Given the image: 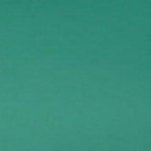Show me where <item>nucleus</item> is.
Listing matches in <instances>:
<instances>
[{
    "label": "nucleus",
    "mask_w": 151,
    "mask_h": 151,
    "mask_svg": "<svg viewBox=\"0 0 151 151\" xmlns=\"http://www.w3.org/2000/svg\"><path fill=\"white\" fill-rule=\"evenodd\" d=\"M57 29V32L59 31V29Z\"/></svg>",
    "instance_id": "obj_1"
},
{
    "label": "nucleus",
    "mask_w": 151,
    "mask_h": 151,
    "mask_svg": "<svg viewBox=\"0 0 151 151\" xmlns=\"http://www.w3.org/2000/svg\"><path fill=\"white\" fill-rule=\"evenodd\" d=\"M57 76H59L58 74V73H57Z\"/></svg>",
    "instance_id": "obj_2"
}]
</instances>
